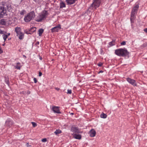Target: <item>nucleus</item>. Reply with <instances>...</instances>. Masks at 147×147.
<instances>
[{
    "instance_id": "1a4fd4ad",
    "label": "nucleus",
    "mask_w": 147,
    "mask_h": 147,
    "mask_svg": "<svg viewBox=\"0 0 147 147\" xmlns=\"http://www.w3.org/2000/svg\"><path fill=\"white\" fill-rule=\"evenodd\" d=\"M139 5L138 4H135V6L132 9L131 13L134 14H136L139 8Z\"/></svg>"
},
{
    "instance_id": "2eb2a0df",
    "label": "nucleus",
    "mask_w": 147,
    "mask_h": 147,
    "mask_svg": "<svg viewBox=\"0 0 147 147\" xmlns=\"http://www.w3.org/2000/svg\"><path fill=\"white\" fill-rule=\"evenodd\" d=\"M89 133L90 136L93 137L95 136L96 132L94 129H92L90 131Z\"/></svg>"
},
{
    "instance_id": "dca6fc26",
    "label": "nucleus",
    "mask_w": 147,
    "mask_h": 147,
    "mask_svg": "<svg viewBox=\"0 0 147 147\" xmlns=\"http://www.w3.org/2000/svg\"><path fill=\"white\" fill-rule=\"evenodd\" d=\"M16 35L20 40L24 38V34L22 32H20V34H16Z\"/></svg>"
},
{
    "instance_id": "473e14b6",
    "label": "nucleus",
    "mask_w": 147,
    "mask_h": 147,
    "mask_svg": "<svg viewBox=\"0 0 147 147\" xmlns=\"http://www.w3.org/2000/svg\"><path fill=\"white\" fill-rule=\"evenodd\" d=\"M5 82L6 84L8 85L9 84V81L7 79H5Z\"/></svg>"
},
{
    "instance_id": "39448f33",
    "label": "nucleus",
    "mask_w": 147,
    "mask_h": 147,
    "mask_svg": "<svg viewBox=\"0 0 147 147\" xmlns=\"http://www.w3.org/2000/svg\"><path fill=\"white\" fill-rule=\"evenodd\" d=\"M101 1V0H93L92 5V6H94L95 8H96L100 5Z\"/></svg>"
},
{
    "instance_id": "423d86ee",
    "label": "nucleus",
    "mask_w": 147,
    "mask_h": 147,
    "mask_svg": "<svg viewBox=\"0 0 147 147\" xmlns=\"http://www.w3.org/2000/svg\"><path fill=\"white\" fill-rule=\"evenodd\" d=\"M61 29V26L60 24H59L57 26H55L52 28L51 30L52 33H54L58 32L59 30Z\"/></svg>"
},
{
    "instance_id": "f03ea898",
    "label": "nucleus",
    "mask_w": 147,
    "mask_h": 147,
    "mask_svg": "<svg viewBox=\"0 0 147 147\" xmlns=\"http://www.w3.org/2000/svg\"><path fill=\"white\" fill-rule=\"evenodd\" d=\"M48 13L46 10H43L39 13L36 17L35 20L38 22H40L46 19L48 15Z\"/></svg>"
},
{
    "instance_id": "49530a36",
    "label": "nucleus",
    "mask_w": 147,
    "mask_h": 147,
    "mask_svg": "<svg viewBox=\"0 0 147 147\" xmlns=\"http://www.w3.org/2000/svg\"><path fill=\"white\" fill-rule=\"evenodd\" d=\"M70 114L71 115H73L74 114V113H71Z\"/></svg>"
},
{
    "instance_id": "4468645a",
    "label": "nucleus",
    "mask_w": 147,
    "mask_h": 147,
    "mask_svg": "<svg viewBox=\"0 0 147 147\" xmlns=\"http://www.w3.org/2000/svg\"><path fill=\"white\" fill-rule=\"evenodd\" d=\"M136 14H134L132 13H131L130 16V21L131 23H133L134 22V20L136 18Z\"/></svg>"
},
{
    "instance_id": "bb28decb",
    "label": "nucleus",
    "mask_w": 147,
    "mask_h": 147,
    "mask_svg": "<svg viewBox=\"0 0 147 147\" xmlns=\"http://www.w3.org/2000/svg\"><path fill=\"white\" fill-rule=\"evenodd\" d=\"M2 36L3 39L5 41L7 38L8 35L7 34H3L2 35Z\"/></svg>"
},
{
    "instance_id": "79ce46f5",
    "label": "nucleus",
    "mask_w": 147,
    "mask_h": 147,
    "mask_svg": "<svg viewBox=\"0 0 147 147\" xmlns=\"http://www.w3.org/2000/svg\"><path fill=\"white\" fill-rule=\"evenodd\" d=\"M39 43V42L38 41H37L36 42V44L38 45Z\"/></svg>"
},
{
    "instance_id": "f704fd0d",
    "label": "nucleus",
    "mask_w": 147,
    "mask_h": 147,
    "mask_svg": "<svg viewBox=\"0 0 147 147\" xmlns=\"http://www.w3.org/2000/svg\"><path fill=\"white\" fill-rule=\"evenodd\" d=\"M25 11L24 10H22L20 12V13L21 15H23L24 14V12Z\"/></svg>"
},
{
    "instance_id": "f3484780",
    "label": "nucleus",
    "mask_w": 147,
    "mask_h": 147,
    "mask_svg": "<svg viewBox=\"0 0 147 147\" xmlns=\"http://www.w3.org/2000/svg\"><path fill=\"white\" fill-rule=\"evenodd\" d=\"M30 93V91L29 90H28L27 91H23L20 92V94H21L24 95H29Z\"/></svg>"
},
{
    "instance_id": "ddd939ff",
    "label": "nucleus",
    "mask_w": 147,
    "mask_h": 147,
    "mask_svg": "<svg viewBox=\"0 0 147 147\" xmlns=\"http://www.w3.org/2000/svg\"><path fill=\"white\" fill-rule=\"evenodd\" d=\"M78 0H66V2L68 5H71L75 3Z\"/></svg>"
},
{
    "instance_id": "b1692460",
    "label": "nucleus",
    "mask_w": 147,
    "mask_h": 147,
    "mask_svg": "<svg viewBox=\"0 0 147 147\" xmlns=\"http://www.w3.org/2000/svg\"><path fill=\"white\" fill-rule=\"evenodd\" d=\"M100 117L101 118L105 119L107 118V115L106 114L102 113L100 115Z\"/></svg>"
},
{
    "instance_id": "58836bf2",
    "label": "nucleus",
    "mask_w": 147,
    "mask_h": 147,
    "mask_svg": "<svg viewBox=\"0 0 147 147\" xmlns=\"http://www.w3.org/2000/svg\"><path fill=\"white\" fill-rule=\"evenodd\" d=\"M144 31L146 33H147V28H146L144 30Z\"/></svg>"
},
{
    "instance_id": "5701e85b",
    "label": "nucleus",
    "mask_w": 147,
    "mask_h": 147,
    "mask_svg": "<svg viewBox=\"0 0 147 147\" xmlns=\"http://www.w3.org/2000/svg\"><path fill=\"white\" fill-rule=\"evenodd\" d=\"M62 132L61 130L59 129H57L54 132V133L57 135Z\"/></svg>"
},
{
    "instance_id": "7ed1b4c3",
    "label": "nucleus",
    "mask_w": 147,
    "mask_h": 147,
    "mask_svg": "<svg viewBox=\"0 0 147 147\" xmlns=\"http://www.w3.org/2000/svg\"><path fill=\"white\" fill-rule=\"evenodd\" d=\"M35 16L34 11H32L25 16L24 20L26 22H28L33 19Z\"/></svg>"
},
{
    "instance_id": "6ab92c4d",
    "label": "nucleus",
    "mask_w": 147,
    "mask_h": 147,
    "mask_svg": "<svg viewBox=\"0 0 147 147\" xmlns=\"http://www.w3.org/2000/svg\"><path fill=\"white\" fill-rule=\"evenodd\" d=\"M6 21L4 19H2L0 20V25H5Z\"/></svg>"
},
{
    "instance_id": "a878e982",
    "label": "nucleus",
    "mask_w": 147,
    "mask_h": 147,
    "mask_svg": "<svg viewBox=\"0 0 147 147\" xmlns=\"http://www.w3.org/2000/svg\"><path fill=\"white\" fill-rule=\"evenodd\" d=\"M36 30V28L35 27H33L31 28L30 29V31L31 32H35Z\"/></svg>"
},
{
    "instance_id": "c9c22d12",
    "label": "nucleus",
    "mask_w": 147,
    "mask_h": 147,
    "mask_svg": "<svg viewBox=\"0 0 147 147\" xmlns=\"http://www.w3.org/2000/svg\"><path fill=\"white\" fill-rule=\"evenodd\" d=\"M26 145L27 147H31V146L29 145V143H27Z\"/></svg>"
},
{
    "instance_id": "6e6552de",
    "label": "nucleus",
    "mask_w": 147,
    "mask_h": 147,
    "mask_svg": "<svg viewBox=\"0 0 147 147\" xmlns=\"http://www.w3.org/2000/svg\"><path fill=\"white\" fill-rule=\"evenodd\" d=\"M126 80L129 83L134 86H137L136 81L135 80L129 78H126Z\"/></svg>"
},
{
    "instance_id": "72a5a7b5",
    "label": "nucleus",
    "mask_w": 147,
    "mask_h": 147,
    "mask_svg": "<svg viewBox=\"0 0 147 147\" xmlns=\"http://www.w3.org/2000/svg\"><path fill=\"white\" fill-rule=\"evenodd\" d=\"M71 90L68 89L67 90V93L71 94Z\"/></svg>"
},
{
    "instance_id": "9b49d317",
    "label": "nucleus",
    "mask_w": 147,
    "mask_h": 147,
    "mask_svg": "<svg viewBox=\"0 0 147 147\" xmlns=\"http://www.w3.org/2000/svg\"><path fill=\"white\" fill-rule=\"evenodd\" d=\"M6 126L8 127H10L13 124L12 121L10 119H7L5 121Z\"/></svg>"
},
{
    "instance_id": "c85d7f7f",
    "label": "nucleus",
    "mask_w": 147,
    "mask_h": 147,
    "mask_svg": "<svg viewBox=\"0 0 147 147\" xmlns=\"http://www.w3.org/2000/svg\"><path fill=\"white\" fill-rule=\"evenodd\" d=\"M30 31H28L27 30H26L24 31V32L26 34H31V33L30 32Z\"/></svg>"
},
{
    "instance_id": "20e7f679",
    "label": "nucleus",
    "mask_w": 147,
    "mask_h": 147,
    "mask_svg": "<svg viewBox=\"0 0 147 147\" xmlns=\"http://www.w3.org/2000/svg\"><path fill=\"white\" fill-rule=\"evenodd\" d=\"M7 15V8L3 5L0 7V18H2Z\"/></svg>"
},
{
    "instance_id": "ea45409f",
    "label": "nucleus",
    "mask_w": 147,
    "mask_h": 147,
    "mask_svg": "<svg viewBox=\"0 0 147 147\" xmlns=\"http://www.w3.org/2000/svg\"><path fill=\"white\" fill-rule=\"evenodd\" d=\"M103 72V71L102 70H100L99 71V72H98V74H99L100 73H102Z\"/></svg>"
},
{
    "instance_id": "e433bc0d",
    "label": "nucleus",
    "mask_w": 147,
    "mask_h": 147,
    "mask_svg": "<svg viewBox=\"0 0 147 147\" xmlns=\"http://www.w3.org/2000/svg\"><path fill=\"white\" fill-rule=\"evenodd\" d=\"M33 80L34 83H36L37 82V80L36 78H34Z\"/></svg>"
},
{
    "instance_id": "393cba45",
    "label": "nucleus",
    "mask_w": 147,
    "mask_h": 147,
    "mask_svg": "<svg viewBox=\"0 0 147 147\" xmlns=\"http://www.w3.org/2000/svg\"><path fill=\"white\" fill-rule=\"evenodd\" d=\"M115 45V40H113L112 41L110 42L109 43V45L111 47Z\"/></svg>"
},
{
    "instance_id": "a19ab883",
    "label": "nucleus",
    "mask_w": 147,
    "mask_h": 147,
    "mask_svg": "<svg viewBox=\"0 0 147 147\" xmlns=\"http://www.w3.org/2000/svg\"><path fill=\"white\" fill-rule=\"evenodd\" d=\"M55 89L57 90H59V88H55Z\"/></svg>"
},
{
    "instance_id": "aec40b11",
    "label": "nucleus",
    "mask_w": 147,
    "mask_h": 147,
    "mask_svg": "<svg viewBox=\"0 0 147 147\" xmlns=\"http://www.w3.org/2000/svg\"><path fill=\"white\" fill-rule=\"evenodd\" d=\"M66 5L65 3L63 1H61L60 3V8L65 7Z\"/></svg>"
},
{
    "instance_id": "c756f323",
    "label": "nucleus",
    "mask_w": 147,
    "mask_h": 147,
    "mask_svg": "<svg viewBox=\"0 0 147 147\" xmlns=\"http://www.w3.org/2000/svg\"><path fill=\"white\" fill-rule=\"evenodd\" d=\"M126 44V42L125 41H123L121 43V45H125Z\"/></svg>"
},
{
    "instance_id": "2f4dec72",
    "label": "nucleus",
    "mask_w": 147,
    "mask_h": 147,
    "mask_svg": "<svg viewBox=\"0 0 147 147\" xmlns=\"http://www.w3.org/2000/svg\"><path fill=\"white\" fill-rule=\"evenodd\" d=\"M41 141L42 142H47V140L46 138H44L42 139L41 140Z\"/></svg>"
},
{
    "instance_id": "4be33fe9",
    "label": "nucleus",
    "mask_w": 147,
    "mask_h": 147,
    "mask_svg": "<svg viewBox=\"0 0 147 147\" xmlns=\"http://www.w3.org/2000/svg\"><path fill=\"white\" fill-rule=\"evenodd\" d=\"M43 32H44V30L43 29H39L38 30V33L39 36H41L42 35V34Z\"/></svg>"
},
{
    "instance_id": "4c0bfd02",
    "label": "nucleus",
    "mask_w": 147,
    "mask_h": 147,
    "mask_svg": "<svg viewBox=\"0 0 147 147\" xmlns=\"http://www.w3.org/2000/svg\"><path fill=\"white\" fill-rule=\"evenodd\" d=\"M42 75V73L40 72H39V76H41Z\"/></svg>"
},
{
    "instance_id": "37998d69",
    "label": "nucleus",
    "mask_w": 147,
    "mask_h": 147,
    "mask_svg": "<svg viewBox=\"0 0 147 147\" xmlns=\"http://www.w3.org/2000/svg\"><path fill=\"white\" fill-rule=\"evenodd\" d=\"M2 53V50H1V48L0 47V53Z\"/></svg>"
},
{
    "instance_id": "0eeeda50",
    "label": "nucleus",
    "mask_w": 147,
    "mask_h": 147,
    "mask_svg": "<svg viewBox=\"0 0 147 147\" xmlns=\"http://www.w3.org/2000/svg\"><path fill=\"white\" fill-rule=\"evenodd\" d=\"M71 131L72 132L76 133L79 134L81 133L78 128L74 125H73L71 127Z\"/></svg>"
},
{
    "instance_id": "c03bdc74",
    "label": "nucleus",
    "mask_w": 147,
    "mask_h": 147,
    "mask_svg": "<svg viewBox=\"0 0 147 147\" xmlns=\"http://www.w3.org/2000/svg\"><path fill=\"white\" fill-rule=\"evenodd\" d=\"M23 57H24L25 58H26V56L25 55H23Z\"/></svg>"
},
{
    "instance_id": "a18cd8bd",
    "label": "nucleus",
    "mask_w": 147,
    "mask_h": 147,
    "mask_svg": "<svg viewBox=\"0 0 147 147\" xmlns=\"http://www.w3.org/2000/svg\"><path fill=\"white\" fill-rule=\"evenodd\" d=\"M10 33L7 34V35H8V36H9L10 35Z\"/></svg>"
},
{
    "instance_id": "9d476101",
    "label": "nucleus",
    "mask_w": 147,
    "mask_h": 147,
    "mask_svg": "<svg viewBox=\"0 0 147 147\" xmlns=\"http://www.w3.org/2000/svg\"><path fill=\"white\" fill-rule=\"evenodd\" d=\"M59 107H58L54 106L53 107L52 110L55 113L58 114L61 113V112L59 110Z\"/></svg>"
},
{
    "instance_id": "de8ad7c7",
    "label": "nucleus",
    "mask_w": 147,
    "mask_h": 147,
    "mask_svg": "<svg viewBox=\"0 0 147 147\" xmlns=\"http://www.w3.org/2000/svg\"><path fill=\"white\" fill-rule=\"evenodd\" d=\"M42 59V57H40V60H41Z\"/></svg>"
},
{
    "instance_id": "412c9836",
    "label": "nucleus",
    "mask_w": 147,
    "mask_h": 147,
    "mask_svg": "<svg viewBox=\"0 0 147 147\" xmlns=\"http://www.w3.org/2000/svg\"><path fill=\"white\" fill-rule=\"evenodd\" d=\"M20 63L19 62H18L16 63V65L15 66V67L16 69L20 70L21 68V66L20 65Z\"/></svg>"
},
{
    "instance_id": "a211bd4d",
    "label": "nucleus",
    "mask_w": 147,
    "mask_h": 147,
    "mask_svg": "<svg viewBox=\"0 0 147 147\" xmlns=\"http://www.w3.org/2000/svg\"><path fill=\"white\" fill-rule=\"evenodd\" d=\"M15 31L16 32L17 34H20L22 32L21 31V28L19 27H16L15 28Z\"/></svg>"
},
{
    "instance_id": "f257e3e1",
    "label": "nucleus",
    "mask_w": 147,
    "mask_h": 147,
    "mask_svg": "<svg viewBox=\"0 0 147 147\" xmlns=\"http://www.w3.org/2000/svg\"><path fill=\"white\" fill-rule=\"evenodd\" d=\"M115 53L117 55L120 57H125L128 56L129 52L125 48H120L115 50Z\"/></svg>"
},
{
    "instance_id": "7c9ffc66",
    "label": "nucleus",
    "mask_w": 147,
    "mask_h": 147,
    "mask_svg": "<svg viewBox=\"0 0 147 147\" xmlns=\"http://www.w3.org/2000/svg\"><path fill=\"white\" fill-rule=\"evenodd\" d=\"M103 65L102 63L101 62H99L98 64L97 65L99 67H101Z\"/></svg>"
},
{
    "instance_id": "cd10ccee",
    "label": "nucleus",
    "mask_w": 147,
    "mask_h": 147,
    "mask_svg": "<svg viewBox=\"0 0 147 147\" xmlns=\"http://www.w3.org/2000/svg\"><path fill=\"white\" fill-rule=\"evenodd\" d=\"M33 127H35L37 126V124L36 123L34 122H32L31 123Z\"/></svg>"
},
{
    "instance_id": "f8f14e48",
    "label": "nucleus",
    "mask_w": 147,
    "mask_h": 147,
    "mask_svg": "<svg viewBox=\"0 0 147 147\" xmlns=\"http://www.w3.org/2000/svg\"><path fill=\"white\" fill-rule=\"evenodd\" d=\"M72 135L75 139L80 140L81 138V136L80 134L73 133Z\"/></svg>"
}]
</instances>
